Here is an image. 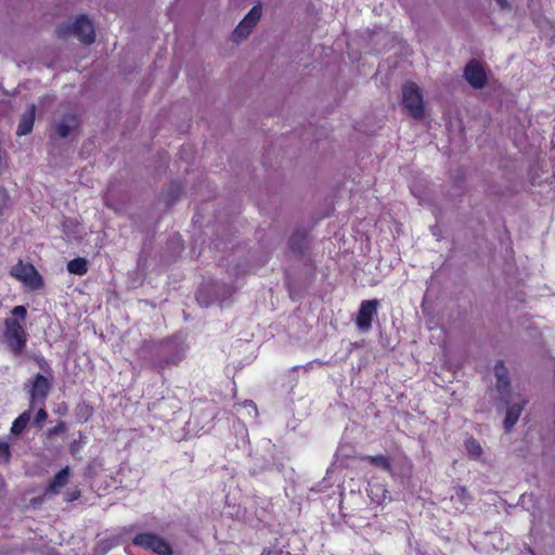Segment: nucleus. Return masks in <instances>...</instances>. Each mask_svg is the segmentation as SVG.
<instances>
[{
	"mask_svg": "<svg viewBox=\"0 0 555 555\" xmlns=\"http://www.w3.org/2000/svg\"><path fill=\"white\" fill-rule=\"evenodd\" d=\"M11 315L4 320L3 337L10 352L20 357L24 352L28 340V334L24 328L27 309L22 305L15 306L11 310Z\"/></svg>",
	"mask_w": 555,
	"mask_h": 555,
	"instance_id": "nucleus-1",
	"label": "nucleus"
},
{
	"mask_svg": "<svg viewBox=\"0 0 555 555\" xmlns=\"http://www.w3.org/2000/svg\"><path fill=\"white\" fill-rule=\"evenodd\" d=\"M151 369L162 373L171 365H178L184 358L183 351L169 343L162 341L151 348Z\"/></svg>",
	"mask_w": 555,
	"mask_h": 555,
	"instance_id": "nucleus-2",
	"label": "nucleus"
},
{
	"mask_svg": "<svg viewBox=\"0 0 555 555\" xmlns=\"http://www.w3.org/2000/svg\"><path fill=\"white\" fill-rule=\"evenodd\" d=\"M55 33L59 38H67L74 35L85 44H91L95 40V33L92 22L86 15H79L73 24H61L56 26Z\"/></svg>",
	"mask_w": 555,
	"mask_h": 555,
	"instance_id": "nucleus-3",
	"label": "nucleus"
},
{
	"mask_svg": "<svg viewBox=\"0 0 555 555\" xmlns=\"http://www.w3.org/2000/svg\"><path fill=\"white\" fill-rule=\"evenodd\" d=\"M51 389V379L40 373L27 379L24 390L28 396L30 409H35L37 405L44 406Z\"/></svg>",
	"mask_w": 555,
	"mask_h": 555,
	"instance_id": "nucleus-4",
	"label": "nucleus"
},
{
	"mask_svg": "<svg viewBox=\"0 0 555 555\" xmlns=\"http://www.w3.org/2000/svg\"><path fill=\"white\" fill-rule=\"evenodd\" d=\"M132 543L156 555H172L171 544L163 537L154 532H140L132 538Z\"/></svg>",
	"mask_w": 555,
	"mask_h": 555,
	"instance_id": "nucleus-5",
	"label": "nucleus"
},
{
	"mask_svg": "<svg viewBox=\"0 0 555 555\" xmlns=\"http://www.w3.org/2000/svg\"><path fill=\"white\" fill-rule=\"evenodd\" d=\"M402 103L409 111L411 117L417 120L424 118L425 107L423 102V94L415 82L409 81L403 85Z\"/></svg>",
	"mask_w": 555,
	"mask_h": 555,
	"instance_id": "nucleus-6",
	"label": "nucleus"
},
{
	"mask_svg": "<svg viewBox=\"0 0 555 555\" xmlns=\"http://www.w3.org/2000/svg\"><path fill=\"white\" fill-rule=\"evenodd\" d=\"M10 274L31 289H38L43 285L42 276L29 262L24 263L22 260H18V262L11 268Z\"/></svg>",
	"mask_w": 555,
	"mask_h": 555,
	"instance_id": "nucleus-7",
	"label": "nucleus"
},
{
	"mask_svg": "<svg viewBox=\"0 0 555 555\" xmlns=\"http://www.w3.org/2000/svg\"><path fill=\"white\" fill-rule=\"evenodd\" d=\"M378 299L363 300L356 318L357 327L361 332H367L372 327L373 318L377 314Z\"/></svg>",
	"mask_w": 555,
	"mask_h": 555,
	"instance_id": "nucleus-8",
	"label": "nucleus"
},
{
	"mask_svg": "<svg viewBox=\"0 0 555 555\" xmlns=\"http://www.w3.org/2000/svg\"><path fill=\"white\" fill-rule=\"evenodd\" d=\"M463 76L474 89H482L488 83V76L483 66L475 59L466 64Z\"/></svg>",
	"mask_w": 555,
	"mask_h": 555,
	"instance_id": "nucleus-9",
	"label": "nucleus"
},
{
	"mask_svg": "<svg viewBox=\"0 0 555 555\" xmlns=\"http://www.w3.org/2000/svg\"><path fill=\"white\" fill-rule=\"evenodd\" d=\"M70 476L72 470L69 466H65L57 472L44 488L41 501L51 500L53 496L60 494L61 490L69 482Z\"/></svg>",
	"mask_w": 555,
	"mask_h": 555,
	"instance_id": "nucleus-10",
	"label": "nucleus"
},
{
	"mask_svg": "<svg viewBox=\"0 0 555 555\" xmlns=\"http://www.w3.org/2000/svg\"><path fill=\"white\" fill-rule=\"evenodd\" d=\"M528 403V399H522L520 403H515L507 408L506 415L503 421V429L505 433L512 431Z\"/></svg>",
	"mask_w": 555,
	"mask_h": 555,
	"instance_id": "nucleus-11",
	"label": "nucleus"
},
{
	"mask_svg": "<svg viewBox=\"0 0 555 555\" xmlns=\"http://www.w3.org/2000/svg\"><path fill=\"white\" fill-rule=\"evenodd\" d=\"M309 246L308 232L306 230H296L289 238V248L293 253L302 255Z\"/></svg>",
	"mask_w": 555,
	"mask_h": 555,
	"instance_id": "nucleus-12",
	"label": "nucleus"
},
{
	"mask_svg": "<svg viewBox=\"0 0 555 555\" xmlns=\"http://www.w3.org/2000/svg\"><path fill=\"white\" fill-rule=\"evenodd\" d=\"M35 122V105H30L27 111L21 116L16 134L18 137L27 135L33 131Z\"/></svg>",
	"mask_w": 555,
	"mask_h": 555,
	"instance_id": "nucleus-13",
	"label": "nucleus"
},
{
	"mask_svg": "<svg viewBox=\"0 0 555 555\" xmlns=\"http://www.w3.org/2000/svg\"><path fill=\"white\" fill-rule=\"evenodd\" d=\"M494 375L496 378V388L500 392L509 388V373L503 360L496 361L494 365Z\"/></svg>",
	"mask_w": 555,
	"mask_h": 555,
	"instance_id": "nucleus-14",
	"label": "nucleus"
},
{
	"mask_svg": "<svg viewBox=\"0 0 555 555\" xmlns=\"http://www.w3.org/2000/svg\"><path fill=\"white\" fill-rule=\"evenodd\" d=\"M362 462H366L372 466L378 467L386 473H391V463L388 456L384 454L378 455H363L360 457Z\"/></svg>",
	"mask_w": 555,
	"mask_h": 555,
	"instance_id": "nucleus-15",
	"label": "nucleus"
},
{
	"mask_svg": "<svg viewBox=\"0 0 555 555\" xmlns=\"http://www.w3.org/2000/svg\"><path fill=\"white\" fill-rule=\"evenodd\" d=\"M34 409H30V406L21 413L12 423L11 426V433L15 436L21 435L27 427L28 423L30 422L31 413Z\"/></svg>",
	"mask_w": 555,
	"mask_h": 555,
	"instance_id": "nucleus-16",
	"label": "nucleus"
},
{
	"mask_svg": "<svg viewBox=\"0 0 555 555\" xmlns=\"http://www.w3.org/2000/svg\"><path fill=\"white\" fill-rule=\"evenodd\" d=\"M78 127V119L75 115L66 116L56 126V133L60 138L65 139L69 135L74 128Z\"/></svg>",
	"mask_w": 555,
	"mask_h": 555,
	"instance_id": "nucleus-17",
	"label": "nucleus"
},
{
	"mask_svg": "<svg viewBox=\"0 0 555 555\" xmlns=\"http://www.w3.org/2000/svg\"><path fill=\"white\" fill-rule=\"evenodd\" d=\"M67 271L72 274L82 276L89 270L88 260L83 257H77L67 262Z\"/></svg>",
	"mask_w": 555,
	"mask_h": 555,
	"instance_id": "nucleus-18",
	"label": "nucleus"
},
{
	"mask_svg": "<svg viewBox=\"0 0 555 555\" xmlns=\"http://www.w3.org/2000/svg\"><path fill=\"white\" fill-rule=\"evenodd\" d=\"M465 449L467 451V454L475 460L479 459L482 455L481 444L474 437H469L468 439H466Z\"/></svg>",
	"mask_w": 555,
	"mask_h": 555,
	"instance_id": "nucleus-19",
	"label": "nucleus"
},
{
	"mask_svg": "<svg viewBox=\"0 0 555 555\" xmlns=\"http://www.w3.org/2000/svg\"><path fill=\"white\" fill-rule=\"evenodd\" d=\"M254 26L249 25L248 23H245V20L243 18L232 33L233 40L235 42L242 41L250 34Z\"/></svg>",
	"mask_w": 555,
	"mask_h": 555,
	"instance_id": "nucleus-20",
	"label": "nucleus"
},
{
	"mask_svg": "<svg viewBox=\"0 0 555 555\" xmlns=\"http://www.w3.org/2000/svg\"><path fill=\"white\" fill-rule=\"evenodd\" d=\"M261 14H262L261 4L254 5L249 10V12L246 14V16L244 17L245 23H248L249 25L255 27L257 25V23L259 22Z\"/></svg>",
	"mask_w": 555,
	"mask_h": 555,
	"instance_id": "nucleus-21",
	"label": "nucleus"
},
{
	"mask_svg": "<svg viewBox=\"0 0 555 555\" xmlns=\"http://www.w3.org/2000/svg\"><path fill=\"white\" fill-rule=\"evenodd\" d=\"M80 498H81V490L77 486H75L73 488H68L63 493V500L66 503H73V502L79 500Z\"/></svg>",
	"mask_w": 555,
	"mask_h": 555,
	"instance_id": "nucleus-22",
	"label": "nucleus"
},
{
	"mask_svg": "<svg viewBox=\"0 0 555 555\" xmlns=\"http://www.w3.org/2000/svg\"><path fill=\"white\" fill-rule=\"evenodd\" d=\"M182 193V186L179 183H172L167 194V204L171 205Z\"/></svg>",
	"mask_w": 555,
	"mask_h": 555,
	"instance_id": "nucleus-23",
	"label": "nucleus"
},
{
	"mask_svg": "<svg viewBox=\"0 0 555 555\" xmlns=\"http://www.w3.org/2000/svg\"><path fill=\"white\" fill-rule=\"evenodd\" d=\"M0 460L4 463H9L11 460L10 444L7 441L0 440Z\"/></svg>",
	"mask_w": 555,
	"mask_h": 555,
	"instance_id": "nucleus-24",
	"label": "nucleus"
},
{
	"mask_svg": "<svg viewBox=\"0 0 555 555\" xmlns=\"http://www.w3.org/2000/svg\"><path fill=\"white\" fill-rule=\"evenodd\" d=\"M39 409L34 417V423L38 426H41L43 422L48 418V412L44 406L38 405Z\"/></svg>",
	"mask_w": 555,
	"mask_h": 555,
	"instance_id": "nucleus-25",
	"label": "nucleus"
},
{
	"mask_svg": "<svg viewBox=\"0 0 555 555\" xmlns=\"http://www.w3.org/2000/svg\"><path fill=\"white\" fill-rule=\"evenodd\" d=\"M66 430V424L60 421L55 426L48 429V436L53 437Z\"/></svg>",
	"mask_w": 555,
	"mask_h": 555,
	"instance_id": "nucleus-26",
	"label": "nucleus"
},
{
	"mask_svg": "<svg viewBox=\"0 0 555 555\" xmlns=\"http://www.w3.org/2000/svg\"><path fill=\"white\" fill-rule=\"evenodd\" d=\"M36 362L41 370H43V371L50 370L49 363L43 357H36Z\"/></svg>",
	"mask_w": 555,
	"mask_h": 555,
	"instance_id": "nucleus-27",
	"label": "nucleus"
},
{
	"mask_svg": "<svg viewBox=\"0 0 555 555\" xmlns=\"http://www.w3.org/2000/svg\"><path fill=\"white\" fill-rule=\"evenodd\" d=\"M495 1L501 7V9H508L509 8L507 0H495Z\"/></svg>",
	"mask_w": 555,
	"mask_h": 555,
	"instance_id": "nucleus-28",
	"label": "nucleus"
},
{
	"mask_svg": "<svg viewBox=\"0 0 555 555\" xmlns=\"http://www.w3.org/2000/svg\"><path fill=\"white\" fill-rule=\"evenodd\" d=\"M41 498H42V494H41L40 496H38V498H35V499L33 500V502H34L35 504H40V503H42V502H43V501H41Z\"/></svg>",
	"mask_w": 555,
	"mask_h": 555,
	"instance_id": "nucleus-29",
	"label": "nucleus"
},
{
	"mask_svg": "<svg viewBox=\"0 0 555 555\" xmlns=\"http://www.w3.org/2000/svg\"><path fill=\"white\" fill-rule=\"evenodd\" d=\"M5 488V482L3 481L2 478H0V490L3 491Z\"/></svg>",
	"mask_w": 555,
	"mask_h": 555,
	"instance_id": "nucleus-30",
	"label": "nucleus"
},
{
	"mask_svg": "<svg viewBox=\"0 0 555 555\" xmlns=\"http://www.w3.org/2000/svg\"><path fill=\"white\" fill-rule=\"evenodd\" d=\"M261 555H271V551L268 548H264L261 553Z\"/></svg>",
	"mask_w": 555,
	"mask_h": 555,
	"instance_id": "nucleus-31",
	"label": "nucleus"
},
{
	"mask_svg": "<svg viewBox=\"0 0 555 555\" xmlns=\"http://www.w3.org/2000/svg\"><path fill=\"white\" fill-rule=\"evenodd\" d=\"M299 367H300L299 365H295L292 367V371H297V370H299Z\"/></svg>",
	"mask_w": 555,
	"mask_h": 555,
	"instance_id": "nucleus-32",
	"label": "nucleus"
}]
</instances>
